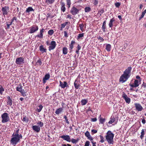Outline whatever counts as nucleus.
Segmentation results:
<instances>
[{
	"instance_id": "obj_1",
	"label": "nucleus",
	"mask_w": 146,
	"mask_h": 146,
	"mask_svg": "<svg viewBox=\"0 0 146 146\" xmlns=\"http://www.w3.org/2000/svg\"><path fill=\"white\" fill-rule=\"evenodd\" d=\"M131 69L132 68L131 66H129L126 69L119 79V82L123 83L128 80L131 76Z\"/></svg>"
},
{
	"instance_id": "obj_2",
	"label": "nucleus",
	"mask_w": 146,
	"mask_h": 146,
	"mask_svg": "<svg viewBox=\"0 0 146 146\" xmlns=\"http://www.w3.org/2000/svg\"><path fill=\"white\" fill-rule=\"evenodd\" d=\"M114 134L110 131H108L106 133V139L109 144H113Z\"/></svg>"
},
{
	"instance_id": "obj_3",
	"label": "nucleus",
	"mask_w": 146,
	"mask_h": 146,
	"mask_svg": "<svg viewBox=\"0 0 146 146\" xmlns=\"http://www.w3.org/2000/svg\"><path fill=\"white\" fill-rule=\"evenodd\" d=\"M22 138V137L18 136L17 135H12L11 139L10 140V143L15 146L20 141V139Z\"/></svg>"
},
{
	"instance_id": "obj_4",
	"label": "nucleus",
	"mask_w": 146,
	"mask_h": 146,
	"mask_svg": "<svg viewBox=\"0 0 146 146\" xmlns=\"http://www.w3.org/2000/svg\"><path fill=\"white\" fill-rule=\"evenodd\" d=\"M2 118L1 122L2 123L7 122L9 120L10 118L8 114L7 113H3L1 116Z\"/></svg>"
},
{
	"instance_id": "obj_5",
	"label": "nucleus",
	"mask_w": 146,
	"mask_h": 146,
	"mask_svg": "<svg viewBox=\"0 0 146 146\" xmlns=\"http://www.w3.org/2000/svg\"><path fill=\"white\" fill-rule=\"evenodd\" d=\"M38 29V27L36 25H33L31 27L29 30V33L31 34L37 31Z\"/></svg>"
},
{
	"instance_id": "obj_6",
	"label": "nucleus",
	"mask_w": 146,
	"mask_h": 146,
	"mask_svg": "<svg viewBox=\"0 0 146 146\" xmlns=\"http://www.w3.org/2000/svg\"><path fill=\"white\" fill-rule=\"evenodd\" d=\"M79 11V10L76 7L73 6L70 10V13L73 15H75L78 14Z\"/></svg>"
},
{
	"instance_id": "obj_7",
	"label": "nucleus",
	"mask_w": 146,
	"mask_h": 146,
	"mask_svg": "<svg viewBox=\"0 0 146 146\" xmlns=\"http://www.w3.org/2000/svg\"><path fill=\"white\" fill-rule=\"evenodd\" d=\"M1 10L3 12V13L5 16V15H7L9 11V7L8 6H5L2 7Z\"/></svg>"
},
{
	"instance_id": "obj_8",
	"label": "nucleus",
	"mask_w": 146,
	"mask_h": 146,
	"mask_svg": "<svg viewBox=\"0 0 146 146\" xmlns=\"http://www.w3.org/2000/svg\"><path fill=\"white\" fill-rule=\"evenodd\" d=\"M56 42L54 41H52L49 44L48 50L49 51L54 49L56 46Z\"/></svg>"
},
{
	"instance_id": "obj_9",
	"label": "nucleus",
	"mask_w": 146,
	"mask_h": 146,
	"mask_svg": "<svg viewBox=\"0 0 146 146\" xmlns=\"http://www.w3.org/2000/svg\"><path fill=\"white\" fill-rule=\"evenodd\" d=\"M24 58L22 57L17 58L16 59V63L17 64L20 65L24 62Z\"/></svg>"
},
{
	"instance_id": "obj_10",
	"label": "nucleus",
	"mask_w": 146,
	"mask_h": 146,
	"mask_svg": "<svg viewBox=\"0 0 146 146\" xmlns=\"http://www.w3.org/2000/svg\"><path fill=\"white\" fill-rule=\"evenodd\" d=\"M122 97L126 103L128 104L130 103L131 101L130 98H129L126 94L124 93L122 95Z\"/></svg>"
},
{
	"instance_id": "obj_11",
	"label": "nucleus",
	"mask_w": 146,
	"mask_h": 146,
	"mask_svg": "<svg viewBox=\"0 0 146 146\" xmlns=\"http://www.w3.org/2000/svg\"><path fill=\"white\" fill-rule=\"evenodd\" d=\"M136 109L137 111H141L143 109V108L141 105L139 103H135L134 104Z\"/></svg>"
},
{
	"instance_id": "obj_12",
	"label": "nucleus",
	"mask_w": 146,
	"mask_h": 146,
	"mask_svg": "<svg viewBox=\"0 0 146 146\" xmlns=\"http://www.w3.org/2000/svg\"><path fill=\"white\" fill-rule=\"evenodd\" d=\"M60 137L68 142H70L71 141V139L69 135H63L61 136Z\"/></svg>"
},
{
	"instance_id": "obj_13",
	"label": "nucleus",
	"mask_w": 146,
	"mask_h": 146,
	"mask_svg": "<svg viewBox=\"0 0 146 146\" xmlns=\"http://www.w3.org/2000/svg\"><path fill=\"white\" fill-rule=\"evenodd\" d=\"M59 83V86L62 88H64L66 87H68V86L67 84V82L66 81L62 82L61 81H60Z\"/></svg>"
},
{
	"instance_id": "obj_14",
	"label": "nucleus",
	"mask_w": 146,
	"mask_h": 146,
	"mask_svg": "<svg viewBox=\"0 0 146 146\" xmlns=\"http://www.w3.org/2000/svg\"><path fill=\"white\" fill-rule=\"evenodd\" d=\"M45 30L43 28L40 29V34L37 35L36 36V37L42 38L43 37V33L44 32Z\"/></svg>"
},
{
	"instance_id": "obj_15",
	"label": "nucleus",
	"mask_w": 146,
	"mask_h": 146,
	"mask_svg": "<svg viewBox=\"0 0 146 146\" xmlns=\"http://www.w3.org/2000/svg\"><path fill=\"white\" fill-rule=\"evenodd\" d=\"M139 84L138 80H135L134 81V84H129V85L132 87H136L139 86Z\"/></svg>"
},
{
	"instance_id": "obj_16",
	"label": "nucleus",
	"mask_w": 146,
	"mask_h": 146,
	"mask_svg": "<svg viewBox=\"0 0 146 146\" xmlns=\"http://www.w3.org/2000/svg\"><path fill=\"white\" fill-rule=\"evenodd\" d=\"M75 43V42L74 40L71 41L70 43L69 44V49L70 50V52L72 51V49L74 47V45Z\"/></svg>"
},
{
	"instance_id": "obj_17",
	"label": "nucleus",
	"mask_w": 146,
	"mask_h": 146,
	"mask_svg": "<svg viewBox=\"0 0 146 146\" xmlns=\"http://www.w3.org/2000/svg\"><path fill=\"white\" fill-rule=\"evenodd\" d=\"M32 128L33 130L37 132H39L40 130V128L39 126L37 125H33Z\"/></svg>"
},
{
	"instance_id": "obj_18",
	"label": "nucleus",
	"mask_w": 146,
	"mask_h": 146,
	"mask_svg": "<svg viewBox=\"0 0 146 146\" xmlns=\"http://www.w3.org/2000/svg\"><path fill=\"white\" fill-rule=\"evenodd\" d=\"M85 136L88 138V139L90 141H92L93 140V138L90 135L89 132L87 131L85 133Z\"/></svg>"
},
{
	"instance_id": "obj_19",
	"label": "nucleus",
	"mask_w": 146,
	"mask_h": 146,
	"mask_svg": "<svg viewBox=\"0 0 146 146\" xmlns=\"http://www.w3.org/2000/svg\"><path fill=\"white\" fill-rule=\"evenodd\" d=\"M115 21V20L113 18L110 20L109 23V26L110 27H112L113 26Z\"/></svg>"
},
{
	"instance_id": "obj_20",
	"label": "nucleus",
	"mask_w": 146,
	"mask_h": 146,
	"mask_svg": "<svg viewBox=\"0 0 146 146\" xmlns=\"http://www.w3.org/2000/svg\"><path fill=\"white\" fill-rule=\"evenodd\" d=\"M7 98L8 99L7 101V104L11 106L12 105L13 101L10 96H8Z\"/></svg>"
},
{
	"instance_id": "obj_21",
	"label": "nucleus",
	"mask_w": 146,
	"mask_h": 146,
	"mask_svg": "<svg viewBox=\"0 0 146 146\" xmlns=\"http://www.w3.org/2000/svg\"><path fill=\"white\" fill-rule=\"evenodd\" d=\"M60 3L61 5V10L62 11L64 12L66 10L65 4L63 2H61Z\"/></svg>"
},
{
	"instance_id": "obj_22",
	"label": "nucleus",
	"mask_w": 146,
	"mask_h": 146,
	"mask_svg": "<svg viewBox=\"0 0 146 146\" xmlns=\"http://www.w3.org/2000/svg\"><path fill=\"white\" fill-rule=\"evenodd\" d=\"M23 86H22V85L21 84H20L16 88V90L19 91L20 92H21L23 90H22Z\"/></svg>"
},
{
	"instance_id": "obj_23",
	"label": "nucleus",
	"mask_w": 146,
	"mask_h": 146,
	"mask_svg": "<svg viewBox=\"0 0 146 146\" xmlns=\"http://www.w3.org/2000/svg\"><path fill=\"white\" fill-rule=\"evenodd\" d=\"M40 50L43 53L44 52H46V49L44 48L43 45H41L39 47Z\"/></svg>"
},
{
	"instance_id": "obj_24",
	"label": "nucleus",
	"mask_w": 146,
	"mask_h": 146,
	"mask_svg": "<svg viewBox=\"0 0 146 146\" xmlns=\"http://www.w3.org/2000/svg\"><path fill=\"white\" fill-rule=\"evenodd\" d=\"M63 110V108H62L60 107L57 109L56 110L55 113L56 114H59L60 113H61V112Z\"/></svg>"
},
{
	"instance_id": "obj_25",
	"label": "nucleus",
	"mask_w": 146,
	"mask_h": 146,
	"mask_svg": "<svg viewBox=\"0 0 146 146\" xmlns=\"http://www.w3.org/2000/svg\"><path fill=\"white\" fill-rule=\"evenodd\" d=\"M88 102V100L87 99H83L81 101V104L82 106H84Z\"/></svg>"
},
{
	"instance_id": "obj_26",
	"label": "nucleus",
	"mask_w": 146,
	"mask_h": 146,
	"mask_svg": "<svg viewBox=\"0 0 146 146\" xmlns=\"http://www.w3.org/2000/svg\"><path fill=\"white\" fill-rule=\"evenodd\" d=\"M78 82L76 80L75 81L74 83V86L75 88L76 89H78L80 86V85L79 84H78Z\"/></svg>"
},
{
	"instance_id": "obj_27",
	"label": "nucleus",
	"mask_w": 146,
	"mask_h": 146,
	"mask_svg": "<svg viewBox=\"0 0 146 146\" xmlns=\"http://www.w3.org/2000/svg\"><path fill=\"white\" fill-rule=\"evenodd\" d=\"M79 27L80 28V30L82 31H84L85 29V28H84V25L83 23L80 24L79 25Z\"/></svg>"
},
{
	"instance_id": "obj_28",
	"label": "nucleus",
	"mask_w": 146,
	"mask_h": 146,
	"mask_svg": "<svg viewBox=\"0 0 146 146\" xmlns=\"http://www.w3.org/2000/svg\"><path fill=\"white\" fill-rule=\"evenodd\" d=\"M63 53L64 54L66 55L68 53V49L66 47H64L62 49Z\"/></svg>"
},
{
	"instance_id": "obj_29",
	"label": "nucleus",
	"mask_w": 146,
	"mask_h": 146,
	"mask_svg": "<svg viewBox=\"0 0 146 146\" xmlns=\"http://www.w3.org/2000/svg\"><path fill=\"white\" fill-rule=\"evenodd\" d=\"M54 1L55 0H46L45 2L48 5H49L52 4Z\"/></svg>"
},
{
	"instance_id": "obj_30",
	"label": "nucleus",
	"mask_w": 146,
	"mask_h": 146,
	"mask_svg": "<svg viewBox=\"0 0 146 146\" xmlns=\"http://www.w3.org/2000/svg\"><path fill=\"white\" fill-rule=\"evenodd\" d=\"M111 45L109 44H108L106 45V49L108 52H109L111 50Z\"/></svg>"
},
{
	"instance_id": "obj_31",
	"label": "nucleus",
	"mask_w": 146,
	"mask_h": 146,
	"mask_svg": "<svg viewBox=\"0 0 146 146\" xmlns=\"http://www.w3.org/2000/svg\"><path fill=\"white\" fill-rule=\"evenodd\" d=\"M79 140V139L77 138L76 139L72 138L71 139V141L73 143L76 144L77 143Z\"/></svg>"
},
{
	"instance_id": "obj_32",
	"label": "nucleus",
	"mask_w": 146,
	"mask_h": 146,
	"mask_svg": "<svg viewBox=\"0 0 146 146\" xmlns=\"http://www.w3.org/2000/svg\"><path fill=\"white\" fill-rule=\"evenodd\" d=\"M34 11V10L31 7H29L26 9V12L29 13L31 11Z\"/></svg>"
},
{
	"instance_id": "obj_33",
	"label": "nucleus",
	"mask_w": 146,
	"mask_h": 146,
	"mask_svg": "<svg viewBox=\"0 0 146 146\" xmlns=\"http://www.w3.org/2000/svg\"><path fill=\"white\" fill-rule=\"evenodd\" d=\"M101 115H100V119H99V121L100 122V123L101 124H103L105 122V118H102V117H100Z\"/></svg>"
},
{
	"instance_id": "obj_34",
	"label": "nucleus",
	"mask_w": 146,
	"mask_h": 146,
	"mask_svg": "<svg viewBox=\"0 0 146 146\" xmlns=\"http://www.w3.org/2000/svg\"><path fill=\"white\" fill-rule=\"evenodd\" d=\"M43 107L42 105H39L37 109V111L38 112H40L41 111Z\"/></svg>"
},
{
	"instance_id": "obj_35",
	"label": "nucleus",
	"mask_w": 146,
	"mask_h": 146,
	"mask_svg": "<svg viewBox=\"0 0 146 146\" xmlns=\"http://www.w3.org/2000/svg\"><path fill=\"white\" fill-rule=\"evenodd\" d=\"M50 74L49 73H48L45 75L44 77L43 78L45 80H47L50 78Z\"/></svg>"
},
{
	"instance_id": "obj_36",
	"label": "nucleus",
	"mask_w": 146,
	"mask_h": 146,
	"mask_svg": "<svg viewBox=\"0 0 146 146\" xmlns=\"http://www.w3.org/2000/svg\"><path fill=\"white\" fill-rule=\"evenodd\" d=\"M146 13V9L142 13V14L141 16L139 17V20H140L141 19H142L144 17L145 14Z\"/></svg>"
},
{
	"instance_id": "obj_37",
	"label": "nucleus",
	"mask_w": 146,
	"mask_h": 146,
	"mask_svg": "<svg viewBox=\"0 0 146 146\" xmlns=\"http://www.w3.org/2000/svg\"><path fill=\"white\" fill-rule=\"evenodd\" d=\"M5 91V89L0 84V94L2 95L3 92Z\"/></svg>"
},
{
	"instance_id": "obj_38",
	"label": "nucleus",
	"mask_w": 146,
	"mask_h": 146,
	"mask_svg": "<svg viewBox=\"0 0 146 146\" xmlns=\"http://www.w3.org/2000/svg\"><path fill=\"white\" fill-rule=\"evenodd\" d=\"M100 142L101 143H104L105 141L104 137L102 135H100Z\"/></svg>"
},
{
	"instance_id": "obj_39",
	"label": "nucleus",
	"mask_w": 146,
	"mask_h": 146,
	"mask_svg": "<svg viewBox=\"0 0 146 146\" xmlns=\"http://www.w3.org/2000/svg\"><path fill=\"white\" fill-rule=\"evenodd\" d=\"M115 121V118L114 117L111 118L110 120L108 122V123L110 124H112Z\"/></svg>"
},
{
	"instance_id": "obj_40",
	"label": "nucleus",
	"mask_w": 146,
	"mask_h": 146,
	"mask_svg": "<svg viewBox=\"0 0 146 146\" xmlns=\"http://www.w3.org/2000/svg\"><path fill=\"white\" fill-rule=\"evenodd\" d=\"M85 12L86 13H88L91 11V8L89 7H86L84 9Z\"/></svg>"
},
{
	"instance_id": "obj_41",
	"label": "nucleus",
	"mask_w": 146,
	"mask_h": 146,
	"mask_svg": "<svg viewBox=\"0 0 146 146\" xmlns=\"http://www.w3.org/2000/svg\"><path fill=\"white\" fill-rule=\"evenodd\" d=\"M19 131V129H18L16 131L15 133H13L12 135H18V136H19V137H22V136L21 134H19V133H18Z\"/></svg>"
},
{
	"instance_id": "obj_42",
	"label": "nucleus",
	"mask_w": 146,
	"mask_h": 146,
	"mask_svg": "<svg viewBox=\"0 0 146 146\" xmlns=\"http://www.w3.org/2000/svg\"><path fill=\"white\" fill-rule=\"evenodd\" d=\"M22 120V121L25 122L26 123L28 122L29 120L28 118L26 116H25L23 117V119Z\"/></svg>"
},
{
	"instance_id": "obj_43",
	"label": "nucleus",
	"mask_w": 146,
	"mask_h": 146,
	"mask_svg": "<svg viewBox=\"0 0 146 146\" xmlns=\"http://www.w3.org/2000/svg\"><path fill=\"white\" fill-rule=\"evenodd\" d=\"M66 2L68 8H69L71 5V0H66Z\"/></svg>"
},
{
	"instance_id": "obj_44",
	"label": "nucleus",
	"mask_w": 146,
	"mask_h": 146,
	"mask_svg": "<svg viewBox=\"0 0 146 146\" xmlns=\"http://www.w3.org/2000/svg\"><path fill=\"white\" fill-rule=\"evenodd\" d=\"M54 33V31L52 29H50L48 31V34L49 35H52Z\"/></svg>"
},
{
	"instance_id": "obj_45",
	"label": "nucleus",
	"mask_w": 146,
	"mask_h": 146,
	"mask_svg": "<svg viewBox=\"0 0 146 146\" xmlns=\"http://www.w3.org/2000/svg\"><path fill=\"white\" fill-rule=\"evenodd\" d=\"M36 124L38 125L40 127H42L43 126V123L40 121H38Z\"/></svg>"
},
{
	"instance_id": "obj_46",
	"label": "nucleus",
	"mask_w": 146,
	"mask_h": 146,
	"mask_svg": "<svg viewBox=\"0 0 146 146\" xmlns=\"http://www.w3.org/2000/svg\"><path fill=\"white\" fill-rule=\"evenodd\" d=\"M84 33L79 34L77 37V39L83 37L84 36Z\"/></svg>"
},
{
	"instance_id": "obj_47",
	"label": "nucleus",
	"mask_w": 146,
	"mask_h": 146,
	"mask_svg": "<svg viewBox=\"0 0 146 146\" xmlns=\"http://www.w3.org/2000/svg\"><path fill=\"white\" fill-rule=\"evenodd\" d=\"M104 11L103 9H101L100 10L98 11V13L100 14V15L101 16L102 13H103Z\"/></svg>"
},
{
	"instance_id": "obj_48",
	"label": "nucleus",
	"mask_w": 146,
	"mask_h": 146,
	"mask_svg": "<svg viewBox=\"0 0 146 146\" xmlns=\"http://www.w3.org/2000/svg\"><path fill=\"white\" fill-rule=\"evenodd\" d=\"M20 93L24 97H25L26 96L25 94V92L24 91V90H22Z\"/></svg>"
},
{
	"instance_id": "obj_49",
	"label": "nucleus",
	"mask_w": 146,
	"mask_h": 146,
	"mask_svg": "<svg viewBox=\"0 0 146 146\" xmlns=\"http://www.w3.org/2000/svg\"><path fill=\"white\" fill-rule=\"evenodd\" d=\"M121 4L119 2H117L115 3V5L117 7H119L120 6Z\"/></svg>"
},
{
	"instance_id": "obj_50",
	"label": "nucleus",
	"mask_w": 146,
	"mask_h": 146,
	"mask_svg": "<svg viewBox=\"0 0 146 146\" xmlns=\"http://www.w3.org/2000/svg\"><path fill=\"white\" fill-rule=\"evenodd\" d=\"M15 21L16 22H17V17H14L12 19L11 22H12V23H13L14 21Z\"/></svg>"
},
{
	"instance_id": "obj_51",
	"label": "nucleus",
	"mask_w": 146,
	"mask_h": 146,
	"mask_svg": "<svg viewBox=\"0 0 146 146\" xmlns=\"http://www.w3.org/2000/svg\"><path fill=\"white\" fill-rule=\"evenodd\" d=\"M90 142L89 141H87L85 143L84 146H89Z\"/></svg>"
},
{
	"instance_id": "obj_52",
	"label": "nucleus",
	"mask_w": 146,
	"mask_h": 146,
	"mask_svg": "<svg viewBox=\"0 0 146 146\" xmlns=\"http://www.w3.org/2000/svg\"><path fill=\"white\" fill-rule=\"evenodd\" d=\"M98 38L100 40H101L102 41H103L104 40V39L102 37L100 36H99L98 37Z\"/></svg>"
},
{
	"instance_id": "obj_53",
	"label": "nucleus",
	"mask_w": 146,
	"mask_h": 146,
	"mask_svg": "<svg viewBox=\"0 0 146 146\" xmlns=\"http://www.w3.org/2000/svg\"><path fill=\"white\" fill-rule=\"evenodd\" d=\"M102 28L103 31V32H105V29H106V26L102 25Z\"/></svg>"
},
{
	"instance_id": "obj_54",
	"label": "nucleus",
	"mask_w": 146,
	"mask_h": 146,
	"mask_svg": "<svg viewBox=\"0 0 146 146\" xmlns=\"http://www.w3.org/2000/svg\"><path fill=\"white\" fill-rule=\"evenodd\" d=\"M9 23H10L9 24L7 23V28H9L10 27V26L12 24V22H9Z\"/></svg>"
},
{
	"instance_id": "obj_55",
	"label": "nucleus",
	"mask_w": 146,
	"mask_h": 146,
	"mask_svg": "<svg viewBox=\"0 0 146 146\" xmlns=\"http://www.w3.org/2000/svg\"><path fill=\"white\" fill-rule=\"evenodd\" d=\"M37 63H38L40 65H41L42 64V62L41 61V59H39L38 61H37Z\"/></svg>"
},
{
	"instance_id": "obj_56",
	"label": "nucleus",
	"mask_w": 146,
	"mask_h": 146,
	"mask_svg": "<svg viewBox=\"0 0 146 146\" xmlns=\"http://www.w3.org/2000/svg\"><path fill=\"white\" fill-rule=\"evenodd\" d=\"M98 0H94V5H97L98 3Z\"/></svg>"
},
{
	"instance_id": "obj_57",
	"label": "nucleus",
	"mask_w": 146,
	"mask_h": 146,
	"mask_svg": "<svg viewBox=\"0 0 146 146\" xmlns=\"http://www.w3.org/2000/svg\"><path fill=\"white\" fill-rule=\"evenodd\" d=\"M81 48V46L79 44H78V46L77 47V49L76 50H79Z\"/></svg>"
},
{
	"instance_id": "obj_58",
	"label": "nucleus",
	"mask_w": 146,
	"mask_h": 146,
	"mask_svg": "<svg viewBox=\"0 0 146 146\" xmlns=\"http://www.w3.org/2000/svg\"><path fill=\"white\" fill-rule=\"evenodd\" d=\"M136 78L137 79H138L139 80V82H141V79L140 77L139 76H136Z\"/></svg>"
},
{
	"instance_id": "obj_59",
	"label": "nucleus",
	"mask_w": 146,
	"mask_h": 146,
	"mask_svg": "<svg viewBox=\"0 0 146 146\" xmlns=\"http://www.w3.org/2000/svg\"><path fill=\"white\" fill-rule=\"evenodd\" d=\"M97 120V119L96 118H92L91 119V121L93 122H95Z\"/></svg>"
},
{
	"instance_id": "obj_60",
	"label": "nucleus",
	"mask_w": 146,
	"mask_h": 146,
	"mask_svg": "<svg viewBox=\"0 0 146 146\" xmlns=\"http://www.w3.org/2000/svg\"><path fill=\"white\" fill-rule=\"evenodd\" d=\"M66 17V18H69L70 19H72L71 15L70 14L68 15L67 16V17Z\"/></svg>"
},
{
	"instance_id": "obj_61",
	"label": "nucleus",
	"mask_w": 146,
	"mask_h": 146,
	"mask_svg": "<svg viewBox=\"0 0 146 146\" xmlns=\"http://www.w3.org/2000/svg\"><path fill=\"white\" fill-rule=\"evenodd\" d=\"M64 36L65 37H67L68 36V35L66 31H64Z\"/></svg>"
},
{
	"instance_id": "obj_62",
	"label": "nucleus",
	"mask_w": 146,
	"mask_h": 146,
	"mask_svg": "<svg viewBox=\"0 0 146 146\" xmlns=\"http://www.w3.org/2000/svg\"><path fill=\"white\" fill-rule=\"evenodd\" d=\"M142 87L144 88H146V84L144 82L142 84Z\"/></svg>"
},
{
	"instance_id": "obj_63",
	"label": "nucleus",
	"mask_w": 146,
	"mask_h": 146,
	"mask_svg": "<svg viewBox=\"0 0 146 146\" xmlns=\"http://www.w3.org/2000/svg\"><path fill=\"white\" fill-rule=\"evenodd\" d=\"M92 132L93 133H97V131L94 129H92Z\"/></svg>"
},
{
	"instance_id": "obj_64",
	"label": "nucleus",
	"mask_w": 146,
	"mask_h": 146,
	"mask_svg": "<svg viewBox=\"0 0 146 146\" xmlns=\"http://www.w3.org/2000/svg\"><path fill=\"white\" fill-rule=\"evenodd\" d=\"M62 146H71L70 145L68 144H67V145L65 144H62Z\"/></svg>"
}]
</instances>
